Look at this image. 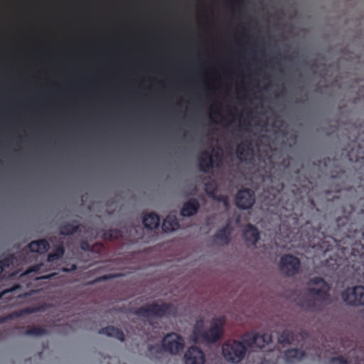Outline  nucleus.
Listing matches in <instances>:
<instances>
[{
	"instance_id": "7c9ffc66",
	"label": "nucleus",
	"mask_w": 364,
	"mask_h": 364,
	"mask_svg": "<svg viewBox=\"0 0 364 364\" xmlns=\"http://www.w3.org/2000/svg\"><path fill=\"white\" fill-rule=\"evenodd\" d=\"M330 364H349L347 359L343 356L333 357L330 360Z\"/></svg>"
},
{
	"instance_id": "f8f14e48",
	"label": "nucleus",
	"mask_w": 364,
	"mask_h": 364,
	"mask_svg": "<svg viewBox=\"0 0 364 364\" xmlns=\"http://www.w3.org/2000/svg\"><path fill=\"white\" fill-rule=\"evenodd\" d=\"M184 360L186 364H204L205 354L198 347L191 346L186 352Z\"/></svg>"
},
{
	"instance_id": "bb28decb",
	"label": "nucleus",
	"mask_w": 364,
	"mask_h": 364,
	"mask_svg": "<svg viewBox=\"0 0 364 364\" xmlns=\"http://www.w3.org/2000/svg\"><path fill=\"white\" fill-rule=\"evenodd\" d=\"M148 351L151 358H159L162 355L163 352H165L163 348V343H161V345H149L148 348Z\"/></svg>"
},
{
	"instance_id": "f704fd0d",
	"label": "nucleus",
	"mask_w": 364,
	"mask_h": 364,
	"mask_svg": "<svg viewBox=\"0 0 364 364\" xmlns=\"http://www.w3.org/2000/svg\"><path fill=\"white\" fill-rule=\"evenodd\" d=\"M13 290H14V289H13V288H11V289H7L4 290L3 291H1V292L0 293V299H2V297L4 296V295H5V294H7V293H9V292L12 291Z\"/></svg>"
},
{
	"instance_id": "423d86ee",
	"label": "nucleus",
	"mask_w": 364,
	"mask_h": 364,
	"mask_svg": "<svg viewBox=\"0 0 364 364\" xmlns=\"http://www.w3.org/2000/svg\"><path fill=\"white\" fill-rule=\"evenodd\" d=\"M163 348L165 352L171 355H177L183 351L185 347L183 338L176 333L166 334L162 340Z\"/></svg>"
},
{
	"instance_id": "412c9836",
	"label": "nucleus",
	"mask_w": 364,
	"mask_h": 364,
	"mask_svg": "<svg viewBox=\"0 0 364 364\" xmlns=\"http://www.w3.org/2000/svg\"><path fill=\"white\" fill-rule=\"evenodd\" d=\"M179 228V223L177 218L173 215H167L162 223V230L165 232H169L177 230Z\"/></svg>"
},
{
	"instance_id": "393cba45",
	"label": "nucleus",
	"mask_w": 364,
	"mask_h": 364,
	"mask_svg": "<svg viewBox=\"0 0 364 364\" xmlns=\"http://www.w3.org/2000/svg\"><path fill=\"white\" fill-rule=\"evenodd\" d=\"M102 237L104 240L112 241L122 237V232L119 229H109L104 231Z\"/></svg>"
},
{
	"instance_id": "6ab92c4d",
	"label": "nucleus",
	"mask_w": 364,
	"mask_h": 364,
	"mask_svg": "<svg viewBox=\"0 0 364 364\" xmlns=\"http://www.w3.org/2000/svg\"><path fill=\"white\" fill-rule=\"evenodd\" d=\"M99 333L107 335L109 337L115 338L122 342L125 340V336L122 330L113 326H108L105 328H102L99 331Z\"/></svg>"
},
{
	"instance_id": "f03ea898",
	"label": "nucleus",
	"mask_w": 364,
	"mask_h": 364,
	"mask_svg": "<svg viewBox=\"0 0 364 364\" xmlns=\"http://www.w3.org/2000/svg\"><path fill=\"white\" fill-rule=\"evenodd\" d=\"M225 317H215L212 319L210 328L204 330V322L202 319L196 321L193 326L192 337L195 343L203 341L207 343H215L219 341L224 333Z\"/></svg>"
},
{
	"instance_id": "4c0bfd02",
	"label": "nucleus",
	"mask_w": 364,
	"mask_h": 364,
	"mask_svg": "<svg viewBox=\"0 0 364 364\" xmlns=\"http://www.w3.org/2000/svg\"><path fill=\"white\" fill-rule=\"evenodd\" d=\"M310 204L313 206V207H315L316 206V204H315V202L314 200V199L311 198L309 200Z\"/></svg>"
},
{
	"instance_id": "20e7f679",
	"label": "nucleus",
	"mask_w": 364,
	"mask_h": 364,
	"mask_svg": "<svg viewBox=\"0 0 364 364\" xmlns=\"http://www.w3.org/2000/svg\"><path fill=\"white\" fill-rule=\"evenodd\" d=\"M135 314L147 318L152 316L156 318L175 316L177 314V308L171 303L159 304L156 302H152L136 309Z\"/></svg>"
},
{
	"instance_id": "473e14b6",
	"label": "nucleus",
	"mask_w": 364,
	"mask_h": 364,
	"mask_svg": "<svg viewBox=\"0 0 364 364\" xmlns=\"http://www.w3.org/2000/svg\"><path fill=\"white\" fill-rule=\"evenodd\" d=\"M80 248L84 251H88L90 250V245L87 240H82L80 243Z\"/></svg>"
},
{
	"instance_id": "c9c22d12",
	"label": "nucleus",
	"mask_w": 364,
	"mask_h": 364,
	"mask_svg": "<svg viewBox=\"0 0 364 364\" xmlns=\"http://www.w3.org/2000/svg\"><path fill=\"white\" fill-rule=\"evenodd\" d=\"M282 164L286 168H288L289 166V160L284 159Z\"/></svg>"
},
{
	"instance_id": "4468645a",
	"label": "nucleus",
	"mask_w": 364,
	"mask_h": 364,
	"mask_svg": "<svg viewBox=\"0 0 364 364\" xmlns=\"http://www.w3.org/2000/svg\"><path fill=\"white\" fill-rule=\"evenodd\" d=\"M199 208V201L196 198H192L183 203L180 214L183 217H191L196 215Z\"/></svg>"
},
{
	"instance_id": "9b49d317",
	"label": "nucleus",
	"mask_w": 364,
	"mask_h": 364,
	"mask_svg": "<svg viewBox=\"0 0 364 364\" xmlns=\"http://www.w3.org/2000/svg\"><path fill=\"white\" fill-rule=\"evenodd\" d=\"M255 203V191L250 188H243L236 194L235 204L236 206L242 210L251 208Z\"/></svg>"
},
{
	"instance_id": "f3484780",
	"label": "nucleus",
	"mask_w": 364,
	"mask_h": 364,
	"mask_svg": "<svg viewBox=\"0 0 364 364\" xmlns=\"http://www.w3.org/2000/svg\"><path fill=\"white\" fill-rule=\"evenodd\" d=\"M306 356V352L299 348L289 349L284 353V360L288 363H296L301 360Z\"/></svg>"
},
{
	"instance_id": "a19ab883",
	"label": "nucleus",
	"mask_w": 364,
	"mask_h": 364,
	"mask_svg": "<svg viewBox=\"0 0 364 364\" xmlns=\"http://www.w3.org/2000/svg\"><path fill=\"white\" fill-rule=\"evenodd\" d=\"M3 270L4 269H2L1 266L0 265V274L2 273Z\"/></svg>"
},
{
	"instance_id": "39448f33",
	"label": "nucleus",
	"mask_w": 364,
	"mask_h": 364,
	"mask_svg": "<svg viewBox=\"0 0 364 364\" xmlns=\"http://www.w3.org/2000/svg\"><path fill=\"white\" fill-rule=\"evenodd\" d=\"M247 348L243 340L229 339L223 343L222 353L227 361L238 363L245 357Z\"/></svg>"
},
{
	"instance_id": "6e6552de",
	"label": "nucleus",
	"mask_w": 364,
	"mask_h": 364,
	"mask_svg": "<svg viewBox=\"0 0 364 364\" xmlns=\"http://www.w3.org/2000/svg\"><path fill=\"white\" fill-rule=\"evenodd\" d=\"M343 301L350 306H360L364 304V287L356 286L348 287L341 293Z\"/></svg>"
},
{
	"instance_id": "a878e982",
	"label": "nucleus",
	"mask_w": 364,
	"mask_h": 364,
	"mask_svg": "<svg viewBox=\"0 0 364 364\" xmlns=\"http://www.w3.org/2000/svg\"><path fill=\"white\" fill-rule=\"evenodd\" d=\"M294 341V333L289 330H284L278 338V341L282 344H291Z\"/></svg>"
},
{
	"instance_id": "b1692460",
	"label": "nucleus",
	"mask_w": 364,
	"mask_h": 364,
	"mask_svg": "<svg viewBox=\"0 0 364 364\" xmlns=\"http://www.w3.org/2000/svg\"><path fill=\"white\" fill-rule=\"evenodd\" d=\"M65 254V248L61 241L55 246L53 252L49 253L47 257L48 262H53L60 259Z\"/></svg>"
},
{
	"instance_id": "f257e3e1",
	"label": "nucleus",
	"mask_w": 364,
	"mask_h": 364,
	"mask_svg": "<svg viewBox=\"0 0 364 364\" xmlns=\"http://www.w3.org/2000/svg\"><path fill=\"white\" fill-rule=\"evenodd\" d=\"M343 215L336 220V228L332 235H326L318 229H314V248L326 253L336 247L349 245L350 247H343V255L349 253V257L343 259L330 256L326 259V265L333 271L341 267H348L350 263L355 274L360 276L364 282V229L359 228V215L355 216V208L351 203L343 206ZM360 215V213H358Z\"/></svg>"
},
{
	"instance_id": "0eeeda50",
	"label": "nucleus",
	"mask_w": 364,
	"mask_h": 364,
	"mask_svg": "<svg viewBox=\"0 0 364 364\" xmlns=\"http://www.w3.org/2000/svg\"><path fill=\"white\" fill-rule=\"evenodd\" d=\"M279 267L284 274L287 277H294L299 272L301 261L291 254H286L280 258Z\"/></svg>"
},
{
	"instance_id": "cd10ccee",
	"label": "nucleus",
	"mask_w": 364,
	"mask_h": 364,
	"mask_svg": "<svg viewBox=\"0 0 364 364\" xmlns=\"http://www.w3.org/2000/svg\"><path fill=\"white\" fill-rule=\"evenodd\" d=\"M48 333L47 330L45 328L41 326H32L26 330L23 333L26 336H39L46 335Z\"/></svg>"
},
{
	"instance_id": "79ce46f5",
	"label": "nucleus",
	"mask_w": 364,
	"mask_h": 364,
	"mask_svg": "<svg viewBox=\"0 0 364 364\" xmlns=\"http://www.w3.org/2000/svg\"><path fill=\"white\" fill-rule=\"evenodd\" d=\"M132 229H133L134 231L137 232V230H136V228L132 227V228H131V230H132Z\"/></svg>"
},
{
	"instance_id": "7ed1b4c3",
	"label": "nucleus",
	"mask_w": 364,
	"mask_h": 364,
	"mask_svg": "<svg viewBox=\"0 0 364 364\" xmlns=\"http://www.w3.org/2000/svg\"><path fill=\"white\" fill-rule=\"evenodd\" d=\"M309 283L318 287L309 288V294L313 296L314 299L309 300L307 305L312 311H320L324 306L331 302V297L329 293L331 286L320 277L311 278Z\"/></svg>"
},
{
	"instance_id": "72a5a7b5",
	"label": "nucleus",
	"mask_w": 364,
	"mask_h": 364,
	"mask_svg": "<svg viewBox=\"0 0 364 364\" xmlns=\"http://www.w3.org/2000/svg\"><path fill=\"white\" fill-rule=\"evenodd\" d=\"M343 175H345V171L342 169H340L336 174L332 175L331 176L333 178H341Z\"/></svg>"
},
{
	"instance_id": "aec40b11",
	"label": "nucleus",
	"mask_w": 364,
	"mask_h": 364,
	"mask_svg": "<svg viewBox=\"0 0 364 364\" xmlns=\"http://www.w3.org/2000/svg\"><path fill=\"white\" fill-rule=\"evenodd\" d=\"M160 223L159 216L155 213H149L143 217V224L145 228L154 230L159 227Z\"/></svg>"
},
{
	"instance_id": "c85d7f7f",
	"label": "nucleus",
	"mask_w": 364,
	"mask_h": 364,
	"mask_svg": "<svg viewBox=\"0 0 364 364\" xmlns=\"http://www.w3.org/2000/svg\"><path fill=\"white\" fill-rule=\"evenodd\" d=\"M16 259V258L14 254H9L3 259H0V265L1 266L2 269H4L5 268L9 267L11 264H13Z\"/></svg>"
},
{
	"instance_id": "e433bc0d",
	"label": "nucleus",
	"mask_w": 364,
	"mask_h": 364,
	"mask_svg": "<svg viewBox=\"0 0 364 364\" xmlns=\"http://www.w3.org/2000/svg\"><path fill=\"white\" fill-rule=\"evenodd\" d=\"M94 248H97L99 250H102L103 248V245L102 244H97Z\"/></svg>"
},
{
	"instance_id": "a211bd4d",
	"label": "nucleus",
	"mask_w": 364,
	"mask_h": 364,
	"mask_svg": "<svg viewBox=\"0 0 364 364\" xmlns=\"http://www.w3.org/2000/svg\"><path fill=\"white\" fill-rule=\"evenodd\" d=\"M198 166L203 173H208L213 166V156L208 151H203L198 156Z\"/></svg>"
},
{
	"instance_id": "a18cd8bd",
	"label": "nucleus",
	"mask_w": 364,
	"mask_h": 364,
	"mask_svg": "<svg viewBox=\"0 0 364 364\" xmlns=\"http://www.w3.org/2000/svg\"><path fill=\"white\" fill-rule=\"evenodd\" d=\"M215 156H219V155H218V153H215Z\"/></svg>"
},
{
	"instance_id": "c03bdc74",
	"label": "nucleus",
	"mask_w": 364,
	"mask_h": 364,
	"mask_svg": "<svg viewBox=\"0 0 364 364\" xmlns=\"http://www.w3.org/2000/svg\"><path fill=\"white\" fill-rule=\"evenodd\" d=\"M329 193H330V191H326L325 192V194H326V196H328Z\"/></svg>"
},
{
	"instance_id": "5701e85b",
	"label": "nucleus",
	"mask_w": 364,
	"mask_h": 364,
	"mask_svg": "<svg viewBox=\"0 0 364 364\" xmlns=\"http://www.w3.org/2000/svg\"><path fill=\"white\" fill-rule=\"evenodd\" d=\"M43 245V252H46L50 249V244L46 239H41L38 240H33L28 245V248L31 252L40 253L39 252V245Z\"/></svg>"
},
{
	"instance_id": "37998d69",
	"label": "nucleus",
	"mask_w": 364,
	"mask_h": 364,
	"mask_svg": "<svg viewBox=\"0 0 364 364\" xmlns=\"http://www.w3.org/2000/svg\"><path fill=\"white\" fill-rule=\"evenodd\" d=\"M267 363V360H263V361H262L261 364H266Z\"/></svg>"
},
{
	"instance_id": "2eb2a0df",
	"label": "nucleus",
	"mask_w": 364,
	"mask_h": 364,
	"mask_svg": "<svg viewBox=\"0 0 364 364\" xmlns=\"http://www.w3.org/2000/svg\"><path fill=\"white\" fill-rule=\"evenodd\" d=\"M242 237L246 242L255 245L259 239V232L255 225L247 224L243 230Z\"/></svg>"
},
{
	"instance_id": "49530a36",
	"label": "nucleus",
	"mask_w": 364,
	"mask_h": 364,
	"mask_svg": "<svg viewBox=\"0 0 364 364\" xmlns=\"http://www.w3.org/2000/svg\"><path fill=\"white\" fill-rule=\"evenodd\" d=\"M363 210H364L363 209H361L360 213H362L363 212Z\"/></svg>"
},
{
	"instance_id": "c756f323",
	"label": "nucleus",
	"mask_w": 364,
	"mask_h": 364,
	"mask_svg": "<svg viewBox=\"0 0 364 364\" xmlns=\"http://www.w3.org/2000/svg\"><path fill=\"white\" fill-rule=\"evenodd\" d=\"M37 311H38V309L36 308H34V307H26V308L23 309L21 310H19V311L14 312L9 317V318H12L14 316V317H21L23 315L33 314V313H34V312H36Z\"/></svg>"
},
{
	"instance_id": "dca6fc26",
	"label": "nucleus",
	"mask_w": 364,
	"mask_h": 364,
	"mask_svg": "<svg viewBox=\"0 0 364 364\" xmlns=\"http://www.w3.org/2000/svg\"><path fill=\"white\" fill-rule=\"evenodd\" d=\"M83 226L77 220L71 223H64L60 226V234L65 236L72 235L75 232H81Z\"/></svg>"
},
{
	"instance_id": "ddd939ff",
	"label": "nucleus",
	"mask_w": 364,
	"mask_h": 364,
	"mask_svg": "<svg viewBox=\"0 0 364 364\" xmlns=\"http://www.w3.org/2000/svg\"><path fill=\"white\" fill-rule=\"evenodd\" d=\"M236 154L240 161H247L253 156L252 142L245 139L239 143L236 147Z\"/></svg>"
},
{
	"instance_id": "ea45409f",
	"label": "nucleus",
	"mask_w": 364,
	"mask_h": 364,
	"mask_svg": "<svg viewBox=\"0 0 364 364\" xmlns=\"http://www.w3.org/2000/svg\"><path fill=\"white\" fill-rule=\"evenodd\" d=\"M341 190V187H336V189H335V191L336 192H340Z\"/></svg>"
},
{
	"instance_id": "58836bf2",
	"label": "nucleus",
	"mask_w": 364,
	"mask_h": 364,
	"mask_svg": "<svg viewBox=\"0 0 364 364\" xmlns=\"http://www.w3.org/2000/svg\"><path fill=\"white\" fill-rule=\"evenodd\" d=\"M39 252L40 253H43V245L40 244L39 245Z\"/></svg>"
},
{
	"instance_id": "1a4fd4ad",
	"label": "nucleus",
	"mask_w": 364,
	"mask_h": 364,
	"mask_svg": "<svg viewBox=\"0 0 364 364\" xmlns=\"http://www.w3.org/2000/svg\"><path fill=\"white\" fill-rule=\"evenodd\" d=\"M364 132H358V136L349 144L350 150L348 152V157L351 162H361L364 161Z\"/></svg>"
},
{
	"instance_id": "4be33fe9",
	"label": "nucleus",
	"mask_w": 364,
	"mask_h": 364,
	"mask_svg": "<svg viewBox=\"0 0 364 364\" xmlns=\"http://www.w3.org/2000/svg\"><path fill=\"white\" fill-rule=\"evenodd\" d=\"M231 230L230 225L228 223L225 226L217 230L214 237L215 239L223 242L224 244L228 245L230 242Z\"/></svg>"
},
{
	"instance_id": "2f4dec72",
	"label": "nucleus",
	"mask_w": 364,
	"mask_h": 364,
	"mask_svg": "<svg viewBox=\"0 0 364 364\" xmlns=\"http://www.w3.org/2000/svg\"><path fill=\"white\" fill-rule=\"evenodd\" d=\"M114 277H116V275L111 274H105V275H102V276H100V277H98L97 278H96L95 282H104V281H107V280L113 279Z\"/></svg>"
},
{
	"instance_id": "9d476101",
	"label": "nucleus",
	"mask_w": 364,
	"mask_h": 364,
	"mask_svg": "<svg viewBox=\"0 0 364 364\" xmlns=\"http://www.w3.org/2000/svg\"><path fill=\"white\" fill-rule=\"evenodd\" d=\"M245 343L250 348H262L267 344L272 342V335L267 333L259 334L254 332H249L242 336Z\"/></svg>"
}]
</instances>
